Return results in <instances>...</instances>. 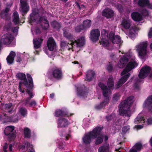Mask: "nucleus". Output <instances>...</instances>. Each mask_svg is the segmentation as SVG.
I'll return each mask as SVG.
<instances>
[{
    "label": "nucleus",
    "instance_id": "1",
    "mask_svg": "<svg viewBox=\"0 0 152 152\" xmlns=\"http://www.w3.org/2000/svg\"><path fill=\"white\" fill-rule=\"evenodd\" d=\"M135 59V57L132 55L131 53H124V64L129 61L124 68L125 71L129 72L137 66L138 64Z\"/></svg>",
    "mask_w": 152,
    "mask_h": 152
},
{
    "label": "nucleus",
    "instance_id": "2",
    "mask_svg": "<svg viewBox=\"0 0 152 152\" xmlns=\"http://www.w3.org/2000/svg\"><path fill=\"white\" fill-rule=\"evenodd\" d=\"M135 59V57L132 55L131 53H124V64L129 61L124 68L125 71L129 72L137 66L138 64Z\"/></svg>",
    "mask_w": 152,
    "mask_h": 152
},
{
    "label": "nucleus",
    "instance_id": "3",
    "mask_svg": "<svg viewBox=\"0 0 152 152\" xmlns=\"http://www.w3.org/2000/svg\"><path fill=\"white\" fill-rule=\"evenodd\" d=\"M29 21L30 24L32 22L37 24L40 23L42 28L44 30L47 29L49 27L48 21L44 18L39 16L38 13L33 12L31 13L30 15Z\"/></svg>",
    "mask_w": 152,
    "mask_h": 152
},
{
    "label": "nucleus",
    "instance_id": "4",
    "mask_svg": "<svg viewBox=\"0 0 152 152\" xmlns=\"http://www.w3.org/2000/svg\"><path fill=\"white\" fill-rule=\"evenodd\" d=\"M98 85L102 91L103 95L104 97V100L100 104L96 105L95 108L97 109H100L107 104L109 102V96L111 94L110 89H108L107 86H105L103 83H99Z\"/></svg>",
    "mask_w": 152,
    "mask_h": 152
},
{
    "label": "nucleus",
    "instance_id": "5",
    "mask_svg": "<svg viewBox=\"0 0 152 152\" xmlns=\"http://www.w3.org/2000/svg\"><path fill=\"white\" fill-rule=\"evenodd\" d=\"M134 99L133 96H130L124 100V118H126L124 122L127 121L131 115L132 111L130 108L134 101Z\"/></svg>",
    "mask_w": 152,
    "mask_h": 152
},
{
    "label": "nucleus",
    "instance_id": "6",
    "mask_svg": "<svg viewBox=\"0 0 152 152\" xmlns=\"http://www.w3.org/2000/svg\"><path fill=\"white\" fill-rule=\"evenodd\" d=\"M151 70V68L148 66L143 67L142 68L138 74V77L140 79L137 78L134 81V87L135 89H139V86L142 81L140 79H144L147 77L150 73Z\"/></svg>",
    "mask_w": 152,
    "mask_h": 152
},
{
    "label": "nucleus",
    "instance_id": "7",
    "mask_svg": "<svg viewBox=\"0 0 152 152\" xmlns=\"http://www.w3.org/2000/svg\"><path fill=\"white\" fill-rule=\"evenodd\" d=\"M102 129V128L96 127L92 132L86 134L83 138V143L85 144L90 143L91 142V138H96L100 134Z\"/></svg>",
    "mask_w": 152,
    "mask_h": 152
},
{
    "label": "nucleus",
    "instance_id": "8",
    "mask_svg": "<svg viewBox=\"0 0 152 152\" xmlns=\"http://www.w3.org/2000/svg\"><path fill=\"white\" fill-rule=\"evenodd\" d=\"M131 22L129 20L124 19V28L126 30H124V32L127 35L132 39H134L135 37V33L136 31L135 27H131Z\"/></svg>",
    "mask_w": 152,
    "mask_h": 152
},
{
    "label": "nucleus",
    "instance_id": "9",
    "mask_svg": "<svg viewBox=\"0 0 152 152\" xmlns=\"http://www.w3.org/2000/svg\"><path fill=\"white\" fill-rule=\"evenodd\" d=\"M17 77L21 80H23V82L22 83L24 84L25 86L28 88H31L33 86V81L31 75L28 74H27V76L28 81L29 82L28 83L26 78V76L25 74L23 73H18L16 75Z\"/></svg>",
    "mask_w": 152,
    "mask_h": 152
},
{
    "label": "nucleus",
    "instance_id": "10",
    "mask_svg": "<svg viewBox=\"0 0 152 152\" xmlns=\"http://www.w3.org/2000/svg\"><path fill=\"white\" fill-rule=\"evenodd\" d=\"M147 46L148 42L146 41L140 42L136 46L139 56L141 58L144 57L146 55Z\"/></svg>",
    "mask_w": 152,
    "mask_h": 152
},
{
    "label": "nucleus",
    "instance_id": "11",
    "mask_svg": "<svg viewBox=\"0 0 152 152\" xmlns=\"http://www.w3.org/2000/svg\"><path fill=\"white\" fill-rule=\"evenodd\" d=\"M20 3L19 10L23 16L28 11L29 7L27 0H20Z\"/></svg>",
    "mask_w": 152,
    "mask_h": 152
},
{
    "label": "nucleus",
    "instance_id": "12",
    "mask_svg": "<svg viewBox=\"0 0 152 152\" xmlns=\"http://www.w3.org/2000/svg\"><path fill=\"white\" fill-rule=\"evenodd\" d=\"M14 126H10L7 127L4 131L6 135L8 136V138L10 140H12L15 137V134L13 132L14 129Z\"/></svg>",
    "mask_w": 152,
    "mask_h": 152
},
{
    "label": "nucleus",
    "instance_id": "13",
    "mask_svg": "<svg viewBox=\"0 0 152 152\" xmlns=\"http://www.w3.org/2000/svg\"><path fill=\"white\" fill-rule=\"evenodd\" d=\"M13 39V36L9 33L4 34L2 36L0 42L1 44L3 43L4 44H9Z\"/></svg>",
    "mask_w": 152,
    "mask_h": 152
},
{
    "label": "nucleus",
    "instance_id": "14",
    "mask_svg": "<svg viewBox=\"0 0 152 152\" xmlns=\"http://www.w3.org/2000/svg\"><path fill=\"white\" fill-rule=\"evenodd\" d=\"M100 31L98 29H94L91 31L90 33V38L93 42L97 41L100 36Z\"/></svg>",
    "mask_w": 152,
    "mask_h": 152
},
{
    "label": "nucleus",
    "instance_id": "15",
    "mask_svg": "<svg viewBox=\"0 0 152 152\" xmlns=\"http://www.w3.org/2000/svg\"><path fill=\"white\" fill-rule=\"evenodd\" d=\"M143 106L147 108L149 111L152 113V95L147 97L143 104Z\"/></svg>",
    "mask_w": 152,
    "mask_h": 152
},
{
    "label": "nucleus",
    "instance_id": "16",
    "mask_svg": "<svg viewBox=\"0 0 152 152\" xmlns=\"http://www.w3.org/2000/svg\"><path fill=\"white\" fill-rule=\"evenodd\" d=\"M47 45L48 49L50 51H53L56 48V43L52 37L49 38L47 41Z\"/></svg>",
    "mask_w": 152,
    "mask_h": 152
},
{
    "label": "nucleus",
    "instance_id": "17",
    "mask_svg": "<svg viewBox=\"0 0 152 152\" xmlns=\"http://www.w3.org/2000/svg\"><path fill=\"white\" fill-rule=\"evenodd\" d=\"M52 75L56 79H60L62 76V71L61 69L58 68L54 69L52 70Z\"/></svg>",
    "mask_w": 152,
    "mask_h": 152
},
{
    "label": "nucleus",
    "instance_id": "18",
    "mask_svg": "<svg viewBox=\"0 0 152 152\" xmlns=\"http://www.w3.org/2000/svg\"><path fill=\"white\" fill-rule=\"evenodd\" d=\"M109 39L113 43H118L121 41L120 36L118 35H115L112 32H110L109 35Z\"/></svg>",
    "mask_w": 152,
    "mask_h": 152
},
{
    "label": "nucleus",
    "instance_id": "19",
    "mask_svg": "<svg viewBox=\"0 0 152 152\" xmlns=\"http://www.w3.org/2000/svg\"><path fill=\"white\" fill-rule=\"evenodd\" d=\"M85 42V37H83L74 42H71L70 44L71 45H76L77 47H81L83 46L84 45Z\"/></svg>",
    "mask_w": 152,
    "mask_h": 152
},
{
    "label": "nucleus",
    "instance_id": "20",
    "mask_svg": "<svg viewBox=\"0 0 152 152\" xmlns=\"http://www.w3.org/2000/svg\"><path fill=\"white\" fill-rule=\"evenodd\" d=\"M102 39L100 41L101 43L105 47H108L109 45V42L108 41L109 36H108L107 33H105L104 35L102 34Z\"/></svg>",
    "mask_w": 152,
    "mask_h": 152
},
{
    "label": "nucleus",
    "instance_id": "21",
    "mask_svg": "<svg viewBox=\"0 0 152 152\" xmlns=\"http://www.w3.org/2000/svg\"><path fill=\"white\" fill-rule=\"evenodd\" d=\"M114 14L113 10L109 8L105 9L103 10L102 13L103 16L107 18H111L113 16Z\"/></svg>",
    "mask_w": 152,
    "mask_h": 152
},
{
    "label": "nucleus",
    "instance_id": "22",
    "mask_svg": "<svg viewBox=\"0 0 152 152\" xmlns=\"http://www.w3.org/2000/svg\"><path fill=\"white\" fill-rule=\"evenodd\" d=\"M131 16L132 18L135 21H140L142 19V15L137 12H133L131 14Z\"/></svg>",
    "mask_w": 152,
    "mask_h": 152
},
{
    "label": "nucleus",
    "instance_id": "23",
    "mask_svg": "<svg viewBox=\"0 0 152 152\" xmlns=\"http://www.w3.org/2000/svg\"><path fill=\"white\" fill-rule=\"evenodd\" d=\"M43 39L42 38H36L33 40V42L34 47L35 49H38L41 47V45L42 43Z\"/></svg>",
    "mask_w": 152,
    "mask_h": 152
},
{
    "label": "nucleus",
    "instance_id": "24",
    "mask_svg": "<svg viewBox=\"0 0 152 152\" xmlns=\"http://www.w3.org/2000/svg\"><path fill=\"white\" fill-rule=\"evenodd\" d=\"M15 56V53L14 52L11 51L6 59L7 63L9 64H12L14 62V58Z\"/></svg>",
    "mask_w": 152,
    "mask_h": 152
},
{
    "label": "nucleus",
    "instance_id": "25",
    "mask_svg": "<svg viewBox=\"0 0 152 152\" xmlns=\"http://www.w3.org/2000/svg\"><path fill=\"white\" fill-rule=\"evenodd\" d=\"M98 152H111L110 151V147L109 144H104L99 147Z\"/></svg>",
    "mask_w": 152,
    "mask_h": 152
},
{
    "label": "nucleus",
    "instance_id": "26",
    "mask_svg": "<svg viewBox=\"0 0 152 152\" xmlns=\"http://www.w3.org/2000/svg\"><path fill=\"white\" fill-rule=\"evenodd\" d=\"M6 5L8 7H6L4 9H3L1 13L0 16L1 17L3 18H7L8 16V12L10 10V8L9 7H10L11 6L12 4H7Z\"/></svg>",
    "mask_w": 152,
    "mask_h": 152
},
{
    "label": "nucleus",
    "instance_id": "27",
    "mask_svg": "<svg viewBox=\"0 0 152 152\" xmlns=\"http://www.w3.org/2000/svg\"><path fill=\"white\" fill-rule=\"evenodd\" d=\"M58 127H64L68 125V122L65 119L61 118L58 120Z\"/></svg>",
    "mask_w": 152,
    "mask_h": 152
},
{
    "label": "nucleus",
    "instance_id": "28",
    "mask_svg": "<svg viewBox=\"0 0 152 152\" xmlns=\"http://www.w3.org/2000/svg\"><path fill=\"white\" fill-rule=\"evenodd\" d=\"M149 3V0H139L137 2V4L141 7L148 6V7Z\"/></svg>",
    "mask_w": 152,
    "mask_h": 152
},
{
    "label": "nucleus",
    "instance_id": "29",
    "mask_svg": "<svg viewBox=\"0 0 152 152\" xmlns=\"http://www.w3.org/2000/svg\"><path fill=\"white\" fill-rule=\"evenodd\" d=\"M95 72L93 71L88 70L86 75V80L88 81H91L95 75Z\"/></svg>",
    "mask_w": 152,
    "mask_h": 152
},
{
    "label": "nucleus",
    "instance_id": "30",
    "mask_svg": "<svg viewBox=\"0 0 152 152\" xmlns=\"http://www.w3.org/2000/svg\"><path fill=\"white\" fill-rule=\"evenodd\" d=\"M145 119L143 116L140 114H139L134 120V122L135 124L139 123H144L145 122Z\"/></svg>",
    "mask_w": 152,
    "mask_h": 152
},
{
    "label": "nucleus",
    "instance_id": "31",
    "mask_svg": "<svg viewBox=\"0 0 152 152\" xmlns=\"http://www.w3.org/2000/svg\"><path fill=\"white\" fill-rule=\"evenodd\" d=\"M100 134L98 135L96 137V138L95 140V144L96 145H98L102 143L103 141V136L102 135Z\"/></svg>",
    "mask_w": 152,
    "mask_h": 152
},
{
    "label": "nucleus",
    "instance_id": "32",
    "mask_svg": "<svg viewBox=\"0 0 152 152\" xmlns=\"http://www.w3.org/2000/svg\"><path fill=\"white\" fill-rule=\"evenodd\" d=\"M84 27L85 29L89 28L91 26V20H86L83 22L82 25Z\"/></svg>",
    "mask_w": 152,
    "mask_h": 152
},
{
    "label": "nucleus",
    "instance_id": "33",
    "mask_svg": "<svg viewBox=\"0 0 152 152\" xmlns=\"http://www.w3.org/2000/svg\"><path fill=\"white\" fill-rule=\"evenodd\" d=\"M13 16V22L15 23V24L19 23L20 22L19 18L18 13L16 12H14Z\"/></svg>",
    "mask_w": 152,
    "mask_h": 152
},
{
    "label": "nucleus",
    "instance_id": "34",
    "mask_svg": "<svg viewBox=\"0 0 152 152\" xmlns=\"http://www.w3.org/2000/svg\"><path fill=\"white\" fill-rule=\"evenodd\" d=\"M114 84V80L112 77H110L107 80V85L109 88H113Z\"/></svg>",
    "mask_w": 152,
    "mask_h": 152
},
{
    "label": "nucleus",
    "instance_id": "35",
    "mask_svg": "<svg viewBox=\"0 0 152 152\" xmlns=\"http://www.w3.org/2000/svg\"><path fill=\"white\" fill-rule=\"evenodd\" d=\"M24 136L25 138H30L31 137V131L28 128H25L24 129Z\"/></svg>",
    "mask_w": 152,
    "mask_h": 152
},
{
    "label": "nucleus",
    "instance_id": "36",
    "mask_svg": "<svg viewBox=\"0 0 152 152\" xmlns=\"http://www.w3.org/2000/svg\"><path fill=\"white\" fill-rule=\"evenodd\" d=\"M55 116L56 117L63 116L66 115V113L61 110H58L55 112Z\"/></svg>",
    "mask_w": 152,
    "mask_h": 152
},
{
    "label": "nucleus",
    "instance_id": "37",
    "mask_svg": "<svg viewBox=\"0 0 152 152\" xmlns=\"http://www.w3.org/2000/svg\"><path fill=\"white\" fill-rule=\"evenodd\" d=\"M12 104H6L5 105V109L7 112L11 113L13 110Z\"/></svg>",
    "mask_w": 152,
    "mask_h": 152
},
{
    "label": "nucleus",
    "instance_id": "38",
    "mask_svg": "<svg viewBox=\"0 0 152 152\" xmlns=\"http://www.w3.org/2000/svg\"><path fill=\"white\" fill-rule=\"evenodd\" d=\"M7 120L9 121L13 122H15L18 121V116L15 115L14 116L10 117L9 116H7Z\"/></svg>",
    "mask_w": 152,
    "mask_h": 152
},
{
    "label": "nucleus",
    "instance_id": "39",
    "mask_svg": "<svg viewBox=\"0 0 152 152\" xmlns=\"http://www.w3.org/2000/svg\"><path fill=\"white\" fill-rule=\"evenodd\" d=\"M26 92L28 94L30 97L27 98L25 100V103L26 105L29 103L30 99L32 98L33 95L32 94V92L30 91L27 90L26 91Z\"/></svg>",
    "mask_w": 152,
    "mask_h": 152
},
{
    "label": "nucleus",
    "instance_id": "40",
    "mask_svg": "<svg viewBox=\"0 0 152 152\" xmlns=\"http://www.w3.org/2000/svg\"><path fill=\"white\" fill-rule=\"evenodd\" d=\"M51 25L54 28L59 29L61 27V24L56 21H54L51 23Z\"/></svg>",
    "mask_w": 152,
    "mask_h": 152
},
{
    "label": "nucleus",
    "instance_id": "41",
    "mask_svg": "<svg viewBox=\"0 0 152 152\" xmlns=\"http://www.w3.org/2000/svg\"><path fill=\"white\" fill-rule=\"evenodd\" d=\"M142 147V144L140 142L136 143L135 145L132 147L134 149H136L137 151H140Z\"/></svg>",
    "mask_w": 152,
    "mask_h": 152
},
{
    "label": "nucleus",
    "instance_id": "42",
    "mask_svg": "<svg viewBox=\"0 0 152 152\" xmlns=\"http://www.w3.org/2000/svg\"><path fill=\"white\" fill-rule=\"evenodd\" d=\"M119 112L120 115L124 116V102H122L118 106Z\"/></svg>",
    "mask_w": 152,
    "mask_h": 152
},
{
    "label": "nucleus",
    "instance_id": "43",
    "mask_svg": "<svg viewBox=\"0 0 152 152\" xmlns=\"http://www.w3.org/2000/svg\"><path fill=\"white\" fill-rule=\"evenodd\" d=\"M63 35L67 39L69 40L72 39V35L66 31H64Z\"/></svg>",
    "mask_w": 152,
    "mask_h": 152
},
{
    "label": "nucleus",
    "instance_id": "44",
    "mask_svg": "<svg viewBox=\"0 0 152 152\" xmlns=\"http://www.w3.org/2000/svg\"><path fill=\"white\" fill-rule=\"evenodd\" d=\"M129 72L125 71L124 69V83L127 81L130 76L131 74Z\"/></svg>",
    "mask_w": 152,
    "mask_h": 152
},
{
    "label": "nucleus",
    "instance_id": "45",
    "mask_svg": "<svg viewBox=\"0 0 152 152\" xmlns=\"http://www.w3.org/2000/svg\"><path fill=\"white\" fill-rule=\"evenodd\" d=\"M19 112L21 115L23 116H25L27 114V110L25 108L22 107L19 110Z\"/></svg>",
    "mask_w": 152,
    "mask_h": 152
},
{
    "label": "nucleus",
    "instance_id": "46",
    "mask_svg": "<svg viewBox=\"0 0 152 152\" xmlns=\"http://www.w3.org/2000/svg\"><path fill=\"white\" fill-rule=\"evenodd\" d=\"M140 12L142 16H146L148 15V11L145 9H141Z\"/></svg>",
    "mask_w": 152,
    "mask_h": 152
},
{
    "label": "nucleus",
    "instance_id": "47",
    "mask_svg": "<svg viewBox=\"0 0 152 152\" xmlns=\"http://www.w3.org/2000/svg\"><path fill=\"white\" fill-rule=\"evenodd\" d=\"M84 30L85 29L82 25L77 26L75 28V31L77 32H79Z\"/></svg>",
    "mask_w": 152,
    "mask_h": 152
},
{
    "label": "nucleus",
    "instance_id": "48",
    "mask_svg": "<svg viewBox=\"0 0 152 152\" xmlns=\"http://www.w3.org/2000/svg\"><path fill=\"white\" fill-rule=\"evenodd\" d=\"M118 66L120 68H122L124 67V58L121 57L118 62Z\"/></svg>",
    "mask_w": 152,
    "mask_h": 152
},
{
    "label": "nucleus",
    "instance_id": "49",
    "mask_svg": "<svg viewBox=\"0 0 152 152\" xmlns=\"http://www.w3.org/2000/svg\"><path fill=\"white\" fill-rule=\"evenodd\" d=\"M69 43L66 41L63 40L61 42V46L62 49H64L65 48L68 46Z\"/></svg>",
    "mask_w": 152,
    "mask_h": 152
},
{
    "label": "nucleus",
    "instance_id": "50",
    "mask_svg": "<svg viewBox=\"0 0 152 152\" xmlns=\"http://www.w3.org/2000/svg\"><path fill=\"white\" fill-rule=\"evenodd\" d=\"M124 82V76H122L118 82L116 84L117 88H118L121 86Z\"/></svg>",
    "mask_w": 152,
    "mask_h": 152
},
{
    "label": "nucleus",
    "instance_id": "51",
    "mask_svg": "<svg viewBox=\"0 0 152 152\" xmlns=\"http://www.w3.org/2000/svg\"><path fill=\"white\" fill-rule=\"evenodd\" d=\"M78 94L80 96H84L85 95H86V93L83 90L80 91L78 88Z\"/></svg>",
    "mask_w": 152,
    "mask_h": 152
},
{
    "label": "nucleus",
    "instance_id": "52",
    "mask_svg": "<svg viewBox=\"0 0 152 152\" xmlns=\"http://www.w3.org/2000/svg\"><path fill=\"white\" fill-rule=\"evenodd\" d=\"M107 68L109 72H111L113 70V66L110 63L107 65Z\"/></svg>",
    "mask_w": 152,
    "mask_h": 152
},
{
    "label": "nucleus",
    "instance_id": "53",
    "mask_svg": "<svg viewBox=\"0 0 152 152\" xmlns=\"http://www.w3.org/2000/svg\"><path fill=\"white\" fill-rule=\"evenodd\" d=\"M115 115L114 114H112L109 116H106V118L107 120V121H109L111 120H112L113 119V118L115 117Z\"/></svg>",
    "mask_w": 152,
    "mask_h": 152
},
{
    "label": "nucleus",
    "instance_id": "54",
    "mask_svg": "<svg viewBox=\"0 0 152 152\" xmlns=\"http://www.w3.org/2000/svg\"><path fill=\"white\" fill-rule=\"evenodd\" d=\"M119 96L118 94H115L113 96V100L114 101H117L119 98Z\"/></svg>",
    "mask_w": 152,
    "mask_h": 152
},
{
    "label": "nucleus",
    "instance_id": "55",
    "mask_svg": "<svg viewBox=\"0 0 152 152\" xmlns=\"http://www.w3.org/2000/svg\"><path fill=\"white\" fill-rule=\"evenodd\" d=\"M24 144L25 146V147H26L27 149H28V147L31 148L32 146V145L26 141H25Z\"/></svg>",
    "mask_w": 152,
    "mask_h": 152
},
{
    "label": "nucleus",
    "instance_id": "56",
    "mask_svg": "<svg viewBox=\"0 0 152 152\" xmlns=\"http://www.w3.org/2000/svg\"><path fill=\"white\" fill-rule=\"evenodd\" d=\"M148 37L149 38H152V27L151 28L148 34Z\"/></svg>",
    "mask_w": 152,
    "mask_h": 152
},
{
    "label": "nucleus",
    "instance_id": "57",
    "mask_svg": "<svg viewBox=\"0 0 152 152\" xmlns=\"http://www.w3.org/2000/svg\"><path fill=\"white\" fill-rule=\"evenodd\" d=\"M129 129L130 127L129 126H124V134L129 131Z\"/></svg>",
    "mask_w": 152,
    "mask_h": 152
},
{
    "label": "nucleus",
    "instance_id": "58",
    "mask_svg": "<svg viewBox=\"0 0 152 152\" xmlns=\"http://www.w3.org/2000/svg\"><path fill=\"white\" fill-rule=\"evenodd\" d=\"M22 83L21 82H19V91H20L23 93L24 92V90H22L21 87V85H22Z\"/></svg>",
    "mask_w": 152,
    "mask_h": 152
},
{
    "label": "nucleus",
    "instance_id": "59",
    "mask_svg": "<svg viewBox=\"0 0 152 152\" xmlns=\"http://www.w3.org/2000/svg\"><path fill=\"white\" fill-rule=\"evenodd\" d=\"M147 122L149 125L152 124V117L149 118L147 120Z\"/></svg>",
    "mask_w": 152,
    "mask_h": 152
},
{
    "label": "nucleus",
    "instance_id": "60",
    "mask_svg": "<svg viewBox=\"0 0 152 152\" xmlns=\"http://www.w3.org/2000/svg\"><path fill=\"white\" fill-rule=\"evenodd\" d=\"M19 28L17 27H13L12 28V31L14 33L18 31V29Z\"/></svg>",
    "mask_w": 152,
    "mask_h": 152
},
{
    "label": "nucleus",
    "instance_id": "61",
    "mask_svg": "<svg viewBox=\"0 0 152 152\" xmlns=\"http://www.w3.org/2000/svg\"><path fill=\"white\" fill-rule=\"evenodd\" d=\"M36 104V103L34 100H32L31 102L29 103V105L31 106H34Z\"/></svg>",
    "mask_w": 152,
    "mask_h": 152
},
{
    "label": "nucleus",
    "instance_id": "62",
    "mask_svg": "<svg viewBox=\"0 0 152 152\" xmlns=\"http://www.w3.org/2000/svg\"><path fill=\"white\" fill-rule=\"evenodd\" d=\"M135 127L137 129H142L143 127V126L141 125H135Z\"/></svg>",
    "mask_w": 152,
    "mask_h": 152
},
{
    "label": "nucleus",
    "instance_id": "63",
    "mask_svg": "<svg viewBox=\"0 0 152 152\" xmlns=\"http://www.w3.org/2000/svg\"><path fill=\"white\" fill-rule=\"evenodd\" d=\"M137 151L136 150L134 149L133 148H132L129 151V152H137Z\"/></svg>",
    "mask_w": 152,
    "mask_h": 152
},
{
    "label": "nucleus",
    "instance_id": "64",
    "mask_svg": "<svg viewBox=\"0 0 152 152\" xmlns=\"http://www.w3.org/2000/svg\"><path fill=\"white\" fill-rule=\"evenodd\" d=\"M21 61V59L19 57H18L17 58V59L16 60V61L17 62H20Z\"/></svg>",
    "mask_w": 152,
    "mask_h": 152
}]
</instances>
